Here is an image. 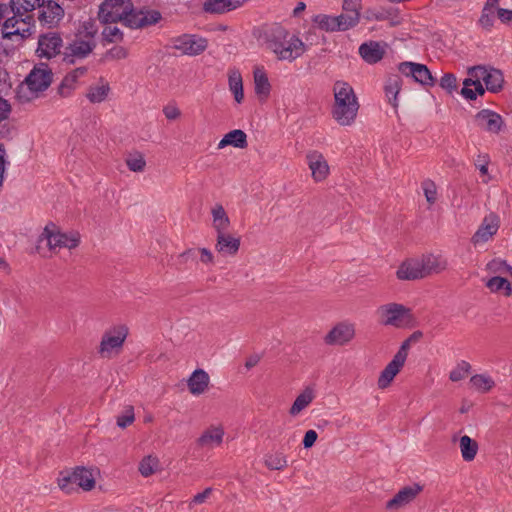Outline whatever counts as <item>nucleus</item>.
Returning <instances> with one entry per match:
<instances>
[{
    "mask_svg": "<svg viewBox=\"0 0 512 512\" xmlns=\"http://www.w3.org/2000/svg\"><path fill=\"white\" fill-rule=\"evenodd\" d=\"M259 39L279 60L293 61L304 51L303 42L277 23L264 26Z\"/></svg>",
    "mask_w": 512,
    "mask_h": 512,
    "instance_id": "f257e3e1",
    "label": "nucleus"
},
{
    "mask_svg": "<svg viewBox=\"0 0 512 512\" xmlns=\"http://www.w3.org/2000/svg\"><path fill=\"white\" fill-rule=\"evenodd\" d=\"M333 94V118L341 126L351 125L355 121L359 109L354 89L345 81H336L333 85Z\"/></svg>",
    "mask_w": 512,
    "mask_h": 512,
    "instance_id": "f03ea898",
    "label": "nucleus"
},
{
    "mask_svg": "<svg viewBox=\"0 0 512 512\" xmlns=\"http://www.w3.org/2000/svg\"><path fill=\"white\" fill-rule=\"evenodd\" d=\"M96 28L90 21L84 22L75 35V38L65 48L63 60L74 64L77 59L86 58L96 47Z\"/></svg>",
    "mask_w": 512,
    "mask_h": 512,
    "instance_id": "7ed1b4c3",
    "label": "nucleus"
},
{
    "mask_svg": "<svg viewBox=\"0 0 512 512\" xmlns=\"http://www.w3.org/2000/svg\"><path fill=\"white\" fill-rule=\"evenodd\" d=\"M132 8L131 0H105L99 6L98 17L104 23L123 22L128 26Z\"/></svg>",
    "mask_w": 512,
    "mask_h": 512,
    "instance_id": "20e7f679",
    "label": "nucleus"
},
{
    "mask_svg": "<svg viewBox=\"0 0 512 512\" xmlns=\"http://www.w3.org/2000/svg\"><path fill=\"white\" fill-rule=\"evenodd\" d=\"M128 336V327L126 325H117L107 331L102 336L99 354L103 358H111L113 353H118Z\"/></svg>",
    "mask_w": 512,
    "mask_h": 512,
    "instance_id": "39448f33",
    "label": "nucleus"
},
{
    "mask_svg": "<svg viewBox=\"0 0 512 512\" xmlns=\"http://www.w3.org/2000/svg\"><path fill=\"white\" fill-rule=\"evenodd\" d=\"M51 227L52 229L47 225L40 236V240H47V245L50 250L56 248L74 249L79 245L80 237L78 233H61L60 231H55V225L52 224Z\"/></svg>",
    "mask_w": 512,
    "mask_h": 512,
    "instance_id": "423d86ee",
    "label": "nucleus"
},
{
    "mask_svg": "<svg viewBox=\"0 0 512 512\" xmlns=\"http://www.w3.org/2000/svg\"><path fill=\"white\" fill-rule=\"evenodd\" d=\"M380 322L386 326L400 327L404 320L410 317V309L402 304L388 303L377 309Z\"/></svg>",
    "mask_w": 512,
    "mask_h": 512,
    "instance_id": "0eeeda50",
    "label": "nucleus"
},
{
    "mask_svg": "<svg viewBox=\"0 0 512 512\" xmlns=\"http://www.w3.org/2000/svg\"><path fill=\"white\" fill-rule=\"evenodd\" d=\"M52 71L47 64L40 63L36 65L25 78L27 88L33 92L38 93L45 91L52 82Z\"/></svg>",
    "mask_w": 512,
    "mask_h": 512,
    "instance_id": "6e6552de",
    "label": "nucleus"
},
{
    "mask_svg": "<svg viewBox=\"0 0 512 512\" xmlns=\"http://www.w3.org/2000/svg\"><path fill=\"white\" fill-rule=\"evenodd\" d=\"M471 76L478 80H482L488 91L498 92L502 89L504 78L500 70L495 68H486L484 66L472 67L469 70Z\"/></svg>",
    "mask_w": 512,
    "mask_h": 512,
    "instance_id": "1a4fd4ad",
    "label": "nucleus"
},
{
    "mask_svg": "<svg viewBox=\"0 0 512 512\" xmlns=\"http://www.w3.org/2000/svg\"><path fill=\"white\" fill-rule=\"evenodd\" d=\"M174 49L187 55H198L207 48V40L195 35L183 34L171 40Z\"/></svg>",
    "mask_w": 512,
    "mask_h": 512,
    "instance_id": "9d476101",
    "label": "nucleus"
},
{
    "mask_svg": "<svg viewBox=\"0 0 512 512\" xmlns=\"http://www.w3.org/2000/svg\"><path fill=\"white\" fill-rule=\"evenodd\" d=\"M355 337V325L348 321L336 324L324 337L327 345L343 346Z\"/></svg>",
    "mask_w": 512,
    "mask_h": 512,
    "instance_id": "9b49d317",
    "label": "nucleus"
},
{
    "mask_svg": "<svg viewBox=\"0 0 512 512\" xmlns=\"http://www.w3.org/2000/svg\"><path fill=\"white\" fill-rule=\"evenodd\" d=\"M398 69L403 75L412 77L415 82L424 86H433L435 83L430 70L424 64L402 62L399 64Z\"/></svg>",
    "mask_w": 512,
    "mask_h": 512,
    "instance_id": "f8f14e48",
    "label": "nucleus"
},
{
    "mask_svg": "<svg viewBox=\"0 0 512 512\" xmlns=\"http://www.w3.org/2000/svg\"><path fill=\"white\" fill-rule=\"evenodd\" d=\"M62 46L63 41L58 33L49 32L42 34L38 39V56L50 59L60 53Z\"/></svg>",
    "mask_w": 512,
    "mask_h": 512,
    "instance_id": "ddd939ff",
    "label": "nucleus"
},
{
    "mask_svg": "<svg viewBox=\"0 0 512 512\" xmlns=\"http://www.w3.org/2000/svg\"><path fill=\"white\" fill-rule=\"evenodd\" d=\"M41 5H39V21L43 25H47L48 27H54L58 25V23L64 17L63 8L52 0H44L41 1Z\"/></svg>",
    "mask_w": 512,
    "mask_h": 512,
    "instance_id": "4468645a",
    "label": "nucleus"
},
{
    "mask_svg": "<svg viewBox=\"0 0 512 512\" xmlns=\"http://www.w3.org/2000/svg\"><path fill=\"white\" fill-rule=\"evenodd\" d=\"M422 491V486L413 484L400 489L392 499L386 502L387 510H399L410 504Z\"/></svg>",
    "mask_w": 512,
    "mask_h": 512,
    "instance_id": "2eb2a0df",
    "label": "nucleus"
},
{
    "mask_svg": "<svg viewBox=\"0 0 512 512\" xmlns=\"http://www.w3.org/2000/svg\"><path fill=\"white\" fill-rule=\"evenodd\" d=\"M161 19V13L157 10H135L133 7L131 17L128 19V27L134 29L145 28L157 24Z\"/></svg>",
    "mask_w": 512,
    "mask_h": 512,
    "instance_id": "dca6fc26",
    "label": "nucleus"
},
{
    "mask_svg": "<svg viewBox=\"0 0 512 512\" xmlns=\"http://www.w3.org/2000/svg\"><path fill=\"white\" fill-rule=\"evenodd\" d=\"M475 121L479 128L490 133L500 132L503 126L502 117L489 109H483L475 115Z\"/></svg>",
    "mask_w": 512,
    "mask_h": 512,
    "instance_id": "f3484780",
    "label": "nucleus"
},
{
    "mask_svg": "<svg viewBox=\"0 0 512 512\" xmlns=\"http://www.w3.org/2000/svg\"><path fill=\"white\" fill-rule=\"evenodd\" d=\"M306 158L313 179L316 182L325 180L329 174V165L324 156L317 151H312L307 154Z\"/></svg>",
    "mask_w": 512,
    "mask_h": 512,
    "instance_id": "a211bd4d",
    "label": "nucleus"
},
{
    "mask_svg": "<svg viewBox=\"0 0 512 512\" xmlns=\"http://www.w3.org/2000/svg\"><path fill=\"white\" fill-rule=\"evenodd\" d=\"M240 248V238L234 237L226 231L217 233L215 249L224 256H234Z\"/></svg>",
    "mask_w": 512,
    "mask_h": 512,
    "instance_id": "6ab92c4d",
    "label": "nucleus"
},
{
    "mask_svg": "<svg viewBox=\"0 0 512 512\" xmlns=\"http://www.w3.org/2000/svg\"><path fill=\"white\" fill-rule=\"evenodd\" d=\"M248 0H206L203 11L210 14H223L242 6Z\"/></svg>",
    "mask_w": 512,
    "mask_h": 512,
    "instance_id": "aec40b11",
    "label": "nucleus"
},
{
    "mask_svg": "<svg viewBox=\"0 0 512 512\" xmlns=\"http://www.w3.org/2000/svg\"><path fill=\"white\" fill-rule=\"evenodd\" d=\"M419 260L424 278L432 274H438L445 270L447 267L446 259L439 255H424Z\"/></svg>",
    "mask_w": 512,
    "mask_h": 512,
    "instance_id": "412c9836",
    "label": "nucleus"
},
{
    "mask_svg": "<svg viewBox=\"0 0 512 512\" xmlns=\"http://www.w3.org/2000/svg\"><path fill=\"white\" fill-rule=\"evenodd\" d=\"M397 278L400 280H417L424 278L420 260L419 259H410L408 261L403 262L397 272Z\"/></svg>",
    "mask_w": 512,
    "mask_h": 512,
    "instance_id": "4be33fe9",
    "label": "nucleus"
},
{
    "mask_svg": "<svg viewBox=\"0 0 512 512\" xmlns=\"http://www.w3.org/2000/svg\"><path fill=\"white\" fill-rule=\"evenodd\" d=\"M359 54L365 62L375 64L384 57L385 49L379 42L370 41L360 45Z\"/></svg>",
    "mask_w": 512,
    "mask_h": 512,
    "instance_id": "5701e85b",
    "label": "nucleus"
},
{
    "mask_svg": "<svg viewBox=\"0 0 512 512\" xmlns=\"http://www.w3.org/2000/svg\"><path fill=\"white\" fill-rule=\"evenodd\" d=\"M209 375L202 369L195 370L188 379V388L191 394L200 395L209 385Z\"/></svg>",
    "mask_w": 512,
    "mask_h": 512,
    "instance_id": "b1692460",
    "label": "nucleus"
},
{
    "mask_svg": "<svg viewBox=\"0 0 512 512\" xmlns=\"http://www.w3.org/2000/svg\"><path fill=\"white\" fill-rule=\"evenodd\" d=\"M403 366L404 364L402 362L393 358L380 373L377 381L378 388H387Z\"/></svg>",
    "mask_w": 512,
    "mask_h": 512,
    "instance_id": "393cba45",
    "label": "nucleus"
},
{
    "mask_svg": "<svg viewBox=\"0 0 512 512\" xmlns=\"http://www.w3.org/2000/svg\"><path fill=\"white\" fill-rule=\"evenodd\" d=\"M228 145L240 149L246 148L248 145L246 133L241 129H235L228 132L218 143V149H223Z\"/></svg>",
    "mask_w": 512,
    "mask_h": 512,
    "instance_id": "a878e982",
    "label": "nucleus"
},
{
    "mask_svg": "<svg viewBox=\"0 0 512 512\" xmlns=\"http://www.w3.org/2000/svg\"><path fill=\"white\" fill-rule=\"evenodd\" d=\"M224 437V430L221 427H210L203 432L197 443L201 447L213 448L219 446Z\"/></svg>",
    "mask_w": 512,
    "mask_h": 512,
    "instance_id": "bb28decb",
    "label": "nucleus"
},
{
    "mask_svg": "<svg viewBox=\"0 0 512 512\" xmlns=\"http://www.w3.org/2000/svg\"><path fill=\"white\" fill-rule=\"evenodd\" d=\"M74 482L78 488L90 491L95 486V479L92 471L85 467H76L74 470Z\"/></svg>",
    "mask_w": 512,
    "mask_h": 512,
    "instance_id": "cd10ccee",
    "label": "nucleus"
},
{
    "mask_svg": "<svg viewBox=\"0 0 512 512\" xmlns=\"http://www.w3.org/2000/svg\"><path fill=\"white\" fill-rule=\"evenodd\" d=\"M86 72V67H79L68 73L62 80L61 85L59 86V93L64 97L68 96L70 94V91L74 88V85L77 82V80L80 77L84 76Z\"/></svg>",
    "mask_w": 512,
    "mask_h": 512,
    "instance_id": "c85d7f7f",
    "label": "nucleus"
},
{
    "mask_svg": "<svg viewBox=\"0 0 512 512\" xmlns=\"http://www.w3.org/2000/svg\"><path fill=\"white\" fill-rule=\"evenodd\" d=\"M229 89L233 93L235 101L241 103L244 99L243 81L241 73L236 69H231L228 72Z\"/></svg>",
    "mask_w": 512,
    "mask_h": 512,
    "instance_id": "c756f323",
    "label": "nucleus"
},
{
    "mask_svg": "<svg viewBox=\"0 0 512 512\" xmlns=\"http://www.w3.org/2000/svg\"><path fill=\"white\" fill-rule=\"evenodd\" d=\"M402 86V78L398 74H393L388 77L385 84V92L389 102L393 107H397V95L399 94Z\"/></svg>",
    "mask_w": 512,
    "mask_h": 512,
    "instance_id": "7c9ffc66",
    "label": "nucleus"
},
{
    "mask_svg": "<svg viewBox=\"0 0 512 512\" xmlns=\"http://www.w3.org/2000/svg\"><path fill=\"white\" fill-rule=\"evenodd\" d=\"M498 230V224L496 222H488L487 218L484 219V222L476 231V233L472 237V241L474 244L483 243L489 240L494 234H496Z\"/></svg>",
    "mask_w": 512,
    "mask_h": 512,
    "instance_id": "2f4dec72",
    "label": "nucleus"
},
{
    "mask_svg": "<svg viewBox=\"0 0 512 512\" xmlns=\"http://www.w3.org/2000/svg\"><path fill=\"white\" fill-rule=\"evenodd\" d=\"M314 391L312 388L307 387L302 393H300L294 403L292 404L289 413L292 416L298 415L302 410H304L314 399Z\"/></svg>",
    "mask_w": 512,
    "mask_h": 512,
    "instance_id": "473e14b6",
    "label": "nucleus"
},
{
    "mask_svg": "<svg viewBox=\"0 0 512 512\" xmlns=\"http://www.w3.org/2000/svg\"><path fill=\"white\" fill-rule=\"evenodd\" d=\"M211 212L213 216V227L216 232L220 233L226 231L230 225V220L223 206L217 204L212 208Z\"/></svg>",
    "mask_w": 512,
    "mask_h": 512,
    "instance_id": "72a5a7b5",
    "label": "nucleus"
},
{
    "mask_svg": "<svg viewBox=\"0 0 512 512\" xmlns=\"http://www.w3.org/2000/svg\"><path fill=\"white\" fill-rule=\"evenodd\" d=\"M459 446L462 458L470 462L475 459L478 452V444L475 440L471 439L468 435H464L459 440Z\"/></svg>",
    "mask_w": 512,
    "mask_h": 512,
    "instance_id": "f704fd0d",
    "label": "nucleus"
},
{
    "mask_svg": "<svg viewBox=\"0 0 512 512\" xmlns=\"http://www.w3.org/2000/svg\"><path fill=\"white\" fill-rule=\"evenodd\" d=\"M313 21L321 30L328 32L340 31V25L337 16L320 14L315 16Z\"/></svg>",
    "mask_w": 512,
    "mask_h": 512,
    "instance_id": "c9c22d12",
    "label": "nucleus"
},
{
    "mask_svg": "<svg viewBox=\"0 0 512 512\" xmlns=\"http://www.w3.org/2000/svg\"><path fill=\"white\" fill-rule=\"evenodd\" d=\"M472 387L482 393L489 392L494 386V380L486 374H476L470 378Z\"/></svg>",
    "mask_w": 512,
    "mask_h": 512,
    "instance_id": "e433bc0d",
    "label": "nucleus"
},
{
    "mask_svg": "<svg viewBox=\"0 0 512 512\" xmlns=\"http://www.w3.org/2000/svg\"><path fill=\"white\" fill-rule=\"evenodd\" d=\"M486 287L493 293L503 290L505 296H510L512 294L510 282L502 276H495L490 278L486 282Z\"/></svg>",
    "mask_w": 512,
    "mask_h": 512,
    "instance_id": "4c0bfd02",
    "label": "nucleus"
},
{
    "mask_svg": "<svg viewBox=\"0 0 512 512\" xmlns=\"http://www.w3.org/2000/svg\"><path fill=\"white\" fill-rule=\"evenodd\" d=\"M254 84H255V93L257 95L267 96L270 92V83L268 77L264 70L255 69L254 71Z\"/></svg>",
    "mask_w": 512,
    "mask_h": 512,
    "instance_id": "58836bf2",
    "label": "nucleus"
},
{
    "mask_svg": "<svg viewBox=\"0 0 512 512\" xmlns=\"http://www.w3.org/2000/svg\"><path fill=\"white\" fill-rule=\"evenodd\" d=\"M109 91L110 87L107 83L91 86L86 93V97L91 103H101L107 98Z\"/></svg>",
    "mask_w": 512,
    "mask_h": 512,
    "instance_id": "ea45409f",
    "label": "nucleus"
},
{
    "mask_svg": "<svg viewBox=\"0 0 512 512\" xmlns=\"http://www.w3.org/2000/svg\"><path fill=\"white\" fill-rule=\"evenodd\" d=\"M57 482H58L59 488L67 494H70L76 490L77 485H76V482H74V471L60 472Z\"/></svg>",
    "mask_w": 512,
    "mask_h": 512,
    "instance_id": "a19ab883",
    "label": "nucleus"
},
{
    "mask_svg": "<svg viewBox=\"0 0 512 512\" xmlns=\"http://www.w3.org/2000/svg\"><path fill=\"white\" fill-rule=\"evenodd\" d=\"M265 465L271 470H282L287 466L286 456L281 452L269 454L265 458Z\"/></svg>",
    "mask_w": 512,
    "mask_h": 512,
    "instance_id": "79ce46f5",
    "label": "nucleus"
},
{
    "mask_svg": "<svg viewBox=\"0 0 512 512\" xmlns=\"http://www.w3.org/2000/svg\"><path fill=\"white\" fill-rule=\"evenodd\" d=\"M340 25V31L348 30L356 26L360 19V13L343 12L337 16Z\"/></svg>",
    "mask_w": 512,
    "mask_h": 512,
    "instance_id": "37998d69",
    "label": "nucleus"
},
{
    "mask_svg": "<svg viewBox=\"0 0 512 512\" xmlns=\"http://www.w3.org/2000/svg\"><path fill=\"white\" fill-rule=\"evenodd\" d=\"M471 365L466 361H461L457 366L450 372L449 379L452 382H458L464 379L470 372Z\"/></svg>",
    "mask_w": 512,
    "mask_h": 512,
    "instance_id": "c03bdc74",
    "label": "nucleus"
},
{
    "mask_svg": "<svg viewBox=\"0 0 512 512\" xmlns=\"http://www.w3.org/2000/svg\"><path fill=\"white\" fill-rule=\"evenodd\" d=\"M157 465L158 460L155 457L147 456L140 462L139 471L142 476L148 477L155 472Z\"/></svg>",
    "mask_w": 512,
    "mask_h": 512,
    "instance_id": "a18cd8bd",
    "label": "nucleus"
},
{
    "mask_svg": "<svg viewBox=\"0 0 512 512\" xmlns=\"http://www.w3.org/2000/svg\"><path fill=\"white\" fill-rule=\"evenodd\" d=\"M126 165L133 172H142L146 166V161L141 154L131 155L126 159Z\"/></svg>",
    "mask_w": 512,
    "mask_h": 512,
    "instance_id": "49530a36",
    "label": "nucleus"
},
{
    "mask_svg": "<svg viewBox=\"0 0 512 512\" xmlns=\"http://www.w3.org/2000/svg\"><path fill=\"white\" fill-rule=\"evenodd\" d=\"M510 267L505 261L494 259L487 264V269L494 274L507 275Z\"/></svg>",
    "mask_w": 512,
    "mask_h": 512,
    "instance_id": "de8ad7c7",
    "label": "nucleus"
},
{
    "mask_svg": "<svg viewBox=\"0 0 512 512\" xmlns=\"http://www.w3.org/2000/svg\"><path fill=\"white\" fill-rule=\"evenodd\" d=\"M494 20V10L483 7L481 16L478 20L479 25L485 30H490L494 25Z\"/></svg>",
    "mask_w": 512,
    "mask_h": 512,
    "instance_id": "09e8293b",
    "label": "nucleus"
},
{
    "mask_svg": "<svg viewBox=\"0 0 512 512\" xmlns=\"http://www.w3.org/2000/svg\"><path fill=\"white\" fill-rule=\"evenodd\" d=\"M134 419V408L132 406H127L123 414L117 417V425L120 428H126L134 422Z\"/></svg>",
    "mask_w": 512,
    "mask_h": 512,
    "instance_id": "8fccbe9b",
    "label": "nucleus"
},
{
    "mask_svg": "<svg viewBox=\"0 0 512 512\" xmlns=\"http://www.w3.org/2000/svg\"><path fill=\"white\" fill-rule=\"evenodd\" d=\"M104 40L107 42H117L122 40L123 34L116 26H106L102 32Z\"/></svg>",
    "mask_w": 512,
    "mask_h": 512,
    "instance_id": "3c124183",
    "label": "nucleus"
},
{
    "mask_svg": "<svg viewBox=\"0 0 512 512\" xmlns=\"http://www.w3.org/2000/svg\"><path fill=\"white\" fill-rule=\"evenodd\" d=\"M422 188L427 202L431 205L434 204L437 196V190L434 182L426 180L422 183Z\"/></svg>",
    "mask_w": 512,
    "mask_h": 512,
    "instance_id": "603ef678",
    "label": "nucleus"
},
{
    "mask_svg": "<svg viewBox=\"0 0 512 512\" xmlns=\"http://www.w3.org/2000/svg\"><path fill=\"white\" fill-rule=\"evenodd\" d=\"M440 86L449 92L455 90L457 87V80L455 75L451 73H445L440 80Z\"/></svg>",
    "mask_w": 512,
    "mask_h": 512,
    "instance_id": "864d4df0",
    "label": "nucleus"
},
{
    "mask_svg": "<svg viewBox=\"0 0 512 512\" xmlns=\"http://www.w3.org/2000/svg\"><path fill=\"white\" fill-rule=\"evenodd\" d=\"M410 343H411V338L406 339L400 346L397 353L393 356V358L398 359L400 362L405 364V361H406L407 355H408V349L410 347Z\"/></svg>",
    "mask_w": 512,
    "mask_h": 512,
    "instance_id": "5fc2aeb1",
    "label": "nucleus"
},
{
    "mask_svg": "<svg viewBox=\"0 0 512 512\" xmlns=\"http://www.w3.org/2000/svg\"><path fill=\"white\" fill-rule=\"evenodd\" d=\"M127 55H128L127 49L122 46H115L107 52V57H110L112 59H117V60L124 59L127 57Z\"/></svg>",
    "mask_w": 512,
    "mask_h": 512,
    "instance_id": "6e6d98bb",
    "label": "nucleus"
},
{
    "mask_svg": "<svg viewBox=\"0 0 512 512\" xmlns=\"http://www.w3.org/2000/svg\"><path fill=\"white\" fill-rule=\"evenodd\" d=\"M361 0H344L343 11L351 13H360Z\"/></svg>",
    "mask_w": 512,
    "mask_h": 512,
    "instance_id": "4d7b16f0",
    "label": "nucleus"
},
{
    "mask_svg": "<svg viewBox=\"0 0 512 512\" xmlns=\"http://www.w3.org/2000/svg\"><path fill=\"white\" fill-rule=\"evenodd\" d=\"M317 433L315 430H308L303 438V446L304 448H310L314 445L315 441L317 440Z\"/></svg>",
    "mask_w": 512,
    "mask_h": 512,
    "instance_id": "13d9d810",
    "label": "nucleus"
},
{
    "mask_svg": "<svg viewBox=\"0 0 512 512\" xmlns=\"http://www.w3.org/2000/svg\"><path fill=\"white\" fill-rule=\"evenodd\" d=\"M11 112V106L7 100L0 97V122L7 119Z\"/></svg>",
    "mask_w": 512,
    "mask_h": 512,
    "instance_id": "bf43d9fd",
    "label": "nucleus"
},
{
    "mask_svg": "<svg viewBox=\"0 0 512 512\" xmlns=\"http://www.w3.org/2000/svg\"><path fill=\"white\" fill-rule=\"evenodd\" d=\"M464 84V87L462 88L461 90V94L466 98V99H469V100H474L476 99V92L469 88L468 86L471 85V79H465V81L463 82Z\"/></svg>",
    "mask_w": 512,
    "mask_h": 512,
    "instance_id": "052dcab7",
    "label": "nucleus"
},
{
    "mask_svg": "<svg viewBox=\"0 0 512 512\" xmlns=\"http://www.w3.org/2000/svg\"><path fill=\"white\" fill-rule=\"evenodd\" d=\"M163 113L166 116V118L169 119V120H175L181 114L180 110L176 106H166V107H164Z\"/></svg>",
    "mask_w": 512,
    "mask_h": 512,
    "instance_id": "680f3d73",
    "label": "nucleus"
},
{
    "mask_svg": "<svg viewBox=\"0 0 512 512\" xmlns=\"http://www.w3.org/2000/svg\"><path fill=\"white\" fill-rule=\"evenodd\" d=\"M497 16L502 23H509L512 21V10L497 8Z\"/></svg>",
    "mask_w": 512,
    "mask_h": 512,
    "instance_id": "e2e57ef3",
    "label": "nucleus"
},
{
    "mask_svg": "<svg viewBox=\"0 0 512 512\" xmlns=\"http://www.w3.org/2000/svg\"><path fill=\"white\" fill-rule=\"evenodd\" d=\"M212 492V488H206L203 492L196 494L193 499L192 503L194 504H202L206 501V499L210 496Z\"/></svg>",
    "mask_w": 512,
    "mask_h": 512,
    "instance_id": "0e129e2a",
    "label": "nucleus"
},
{
    "mask_svg": "<svg viewBox=\"0 0 512 512\" xmlns=\"http://www.w3.org/2000/svg\"><path fill=\"white\" fill-rule=\"evenodd\" d=\"M199 253H200V260L201 262L205 263V264H210V263H213V254L212 252L207 249V248H200L199 249Z\"/></svg>",
    "mask_w": 512,
    "mask_h": 512,
    "instance_id": "69168bd1",
    "label": "nucleus"
},
{
    "mask_svg": "<svg viewBox=\"0 0 512 512\" xmlns=\"http://www.w3.org/2000/svg\"><path fill=\"white\" fill-rule=\"evenodd\" d=\"M11 16L10 4H0V21L4 18L7 20Z\"/></svg>",
    "mask_w": 512,
    "mask_h": 512,
    "instance_id": "338daca9",
    "label": "nucleus"
},
{
    "mask_svg": "<svg viewBox=\"0 0 512 512\" xmlns=\"http://www.w3.org/2000/svg\"><path fill=\"white\" fill-rule=\"evenodd\" d=\"M260 361V356L257 354L251 355L247 358L245 362V367L249 370L255 367Z\"/></svg>",
    "mask_w": 512,
    "mask_h": 512,
    "instance_id": "774afa93",
    "label": "nucleus"
}]
</instances>
